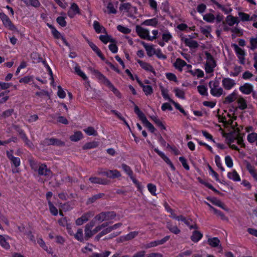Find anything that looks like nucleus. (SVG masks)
Returning a JSON list of instances; mask_svg holds the SVG:
<instances>
[{
  "instance_id": "obj_1",
  "label": "nucleus",
  "mask_w": 257,
  "mask_h": 257,
  "mask_svg": "<svg viewBox=\"0 0 257 257\" xmlns=\"http://www.w3.org/2000/svg\"><path fill=\"white\" fill-rule=\"evenodd\" d=\"M93 72L102 83L107 86L108 88L113 92L114 94L116 97L118 98L121 97V94L120 92L114 86V85L105 76H104L102 74L96 70H93Z\"/></svg>"
},
{
  "instance_id": "obj_2",
  "label": "nucleus",
  "mask_w": 257,
  "mask_h": 257,
  "mask_svg": "<svg viewBox=\"0 0 257 257\" xmlns=\"http://www.w3.org/2000/svg\"><path fill=\"white\" fill-rule=\"evenodd\" d=\"M94 226V223L93 221H90L89 223L86 224L85 228V236L86 238H90L93 235L96 234L97 232L100 231L103 228L106 226V224L103 223L101 225H99L95 227V228L93 229Z\"/></svg>"
},
{
  "instance_id": "obj_3",
  "label": "nucleus",
  "mask_w": 257,
  "mask_h": 257,
  "mask_svg": "<svg viewBox=\"0 0 257 257\" xmlns=\"http://www.w3.org/2000/svg\"><path fill=\"white\" fill-rule=\"evenodd\" d=\"M210 94L214 97H220L223 93V89L220 86L218 80L214 79L209 83Z\"/></svg>"
},
{
  "instance_id": "obj_4",
  "label": "nucleus",
  "mask_w": 257,
  "mask_h": 257,
  "mask_svg": "<svg viewBox=\"0 0 257 257\" xmlns=\"http://www.w3.org/2000/svg\"><path fill=\"white\" fill-rule=\"evenodd\" d=\"M134 111L140 119L142 121L144 126H146L150 132L152 133H154L156 130L153 124L148 120L145 114L140 110L137 106L135 107Z\"/></svg>"
},
{
  "instance_id": "obj_5",
  "label": "nucleus",
  "mask_w": 257,
  "mask_h": 257,
  "mask_svg": "<svg viewBox=\"0 0 257 257\" xmlns=\"http://www.w3.org/2000/svg\"><path fill=\"white\" fill-rule=\"evenodd\" d=\"M30 164L32 169L34 171L38 170V174L40 175L50 176L51 174V171L48 169L47 166L44 164H41L38 166L37 163L33 160L30 161Z\"/></svg>"
},
{
  "instance_id": "obj_6",
  "label": "nucleus",
  "mask_w": 257,
  "mask_h": 257,
  "mask_svg": "<svg viewBox=\"0 0 257 257\" xmlns=\"http://www.w3.org/2000/svg\"><path fill=\"white\" fill-rule=\"evenodd\" d=\"M206 62L205 70L206 73H212L216 66L215 61L213 57L208 52L205 53Z\"/></svg>"
},
{
  "instance_id": "obj_7",
  "label": "nucleus",
  "mask_w": 257,
  "mask_h": 257,
  "mask_svg": "<svg viewBox=\"0 0 257 257\" xmlns=\"http://www.w3.org/2000/svg\"><path fill=\"white\" fill-rule=\"evenodd\" d=\"M119 9L123 13H125L130 17H134L137 13V9L136 7L132 6L129 3H123L120 5Z\"/></svg>"
},
{
  "instance_id": "obj_8",
  "label": "nucleus",
  "mask_w": 257,
  "mask_h": 257,
  "mask_svg": "<svg viewBox=\"0 0 257 257\" xmlns=\"http://www.w3.org/2000/svg\"><path fill=\"white\" fill-rule=\"evenodd\" d=\"M115 216L113 212H101L97 215L94 219L92 220L94 222L97 221L98 222H101L105 220H108L113 218Z\"/></svg>"
},
{
  "instance_id": "obj_9",
  "label": "nucleus",
  "mask_w": 257,
  "mask_h": 257,
  "mask_svg": "<svg viewBox=\"0 0 257 257\" xmlns=\"http://www.w3.org/2000/svg\"><path fill=\"white\" fill-rule=\"evenodd\" d=\"M0 19L5 27L12 31L17 30L16 27L13 24L9 18L4 13H0Z\"/></svg>"
},
{
  "instance_id": "obj_10",
  "label": "nucleus",
  "mask_w": 257,
  "mask_h": 257,
  "mask_svg": "<svg viewBox=\"0 0 257 257\" xmlns=\"http://www.w3.org/2000/svg\"><path fill=\"white\" fill-rule=\"evenodd\" d=\"M234 48L236 55L238 58L239 63L241 64H244L245 52L244 50L239 47L236 44H233Z\"/></svg>"
},
{
  "instance_id": "obj_11",
  "label": "nucleus",
  "mask_w": 257,
  "mask_h": 257,
  "mask_svg": "<svg viewBox=\"0 0 257 257\" xmlns=\"http://www.w3.org/2000/svg\"><path fill=\"white\" fill-rule=\"evenodd\" d=\"M181 40L183 42L186 46L190 48H197L198 47V43L196 41L192 39L190 36H182Z\"/></svg>"
},
{
  "instance_id": "obj_12",
  "label": "nucleus",
  "mask_w": 257,
  "mask_h": 257,
  "mask_svg": "<svg viewBox=\"0 0 257 257\" xmlns=\"http://www.w3.org/2000/svg\"><path fill=\"white\" fill-rule=\"evenodd\" d=\"M212 3L216 6L217 8L221 10L225 14L229 13L232 9L228 5H223V0H211Z\"/></svg>"
},
{
  "instance_id": "obj_13",
  "label": "nucleus",
  "mask_w": 257,
  "mask_h": 257,
  "mask_svg": "<svg viewBox=\"0 0 257 257\" xmlns=\"http://www.w3.org/2000/svg\"><path fill=\"white\" fill-rule=\"evenodd\" d=\"M80 14V10L78 6L76 3H72L67 12L68 17L70 18H73L77 15Z\"/></svg>"
},
{
  "instance_id": "obj_14",
  "label": "nucleus",
  "mask_w": 257,
  "mask_h": 257,
  "mask_svg": "<svg viewBox=\"0 0 257 257\" xmlns=\"http://www.w3.org/2000/svg\"><path fill=\"white\" fill-rule=\"evenodd\" d=\"M137 62L139 64L142 69L148 72L153 73L154 76L156 75V73L153 67L150 64L140 60H138Z\"/></svg>"
},
{
  "instance_id": "obj_15",
  "label": "nucleus",
  "mask_w": 257,
  "mask_h": 257,
  "mask_svg": "<svg viewBox=\"0 0 257 257\" xmlns=\"http://www.w3.org/2000/svg\"><path fill=\"white\" fill-rule=\"evenodd\" d=\"M235 81L229 78H224L222 80V85L226 90H230L235 85Z\"/></svg>"
},
{
  "instance_id": "obj_16",
  "label": "nucleus",
  "mask_w": 257,
  "mask_h": 257,
  "mask_svg": "<svg viewBox=\"0 0 257 257\" xmlns=\"http://www.w3.org/2000/svg\"><path fill=\"white\" fill-rule=\"evenodd\" d=\"M136 31L138 35L142 38L146 39L148 40L149 38V31L145 29L140 26H137L136 27Z\"/></svg>"
},
{
  "instance_id": "obj_17",
  "label": "nucleus",
  "mask_w": 257,
  "mask_h": 257,
  "mask_svg": "<svg viewBox=\"0 0 257 257\" xmlns=\"http://www.w3.org/2000/svg\"><path fill=\"white\" fill-rule=\"evenodd\" d=\"M234 142H236L237 144L240 145L242 147L244 146L243 140L241 138L238 137L237 138H234L232 139H229L228 141V144H229V147L232 149L239 151L238 148L233 144Z\"/></svg>"
},
{
  "instance_id": "obj_18",
  "label": "nucleus",
  "mask_w": 257,
  "mask_h": 257,
  "mask_svg": "<svg viewBox=\"0 0 257 257\" xmlns=\"http://www.w3.org/2000/svg\"><path fill=\"white\" fill-rule=\"evenodd\" d=\"M94 213L92 212H89L82 216L81 217L78 218L76 220V224L77 225H81L87 221L89 219L92 217Z\"/></svg>"
},
{
  "instance_id": "obj_19",
  "label": "nucleus",
  "mask_w": 257,
  "mask_h": 257,
  "mask_svg": "<svg viewBox=\"0 0 257 257\" xmlns=\"http://www.w3.org/2000/svg\"><path fill=\"white\" fill-rule=\"evenodd\" d=\"M154 151L163 159V160L170 167L171 169L174 171L175 170V168L173 164L170 161V160L165 155V154L159 151L158 149L155 148Z\"/></svg>"
},
{
  "instance_id": "obj_20",
  "label": "nucleus",
  "mask_w": 257,
  "mask_h": 257,
  "mask_svg": "<svg viewBox=\"0 0 257 257\" xmlns=\"http://www.w3.org/2000/svg\"><path fill=\"white\" fill-rule=\"evenodd\" d=\"M102 174L110 179H114L121 176L120 173L116 170H107L102 172Z\"/></svg>"
},
{
  "instance_id": "obj_21",
  "label": "nucleus",
  "mask_w": 257,
  "mask_h": 257,
  "mask_svg": "<svg viewBox=\"0 0 257 257\" xmlns=\"http://www.w3.org/2000/svg\"><path fill=\"white\" fill-rule=\"evenodd\" d=\"M223 122L224 126L228 128L230 132L235 130L234 127L236 125V122H234L232 118H229L227 120L224 118L223 120Z\"/></svg>"
},
{
  "instance_id": "obj_22",
  "label": "nucleus",
  "mask_w": 257,
  "mask_h": 257,
  "mask_svg": "<svg viewBox=\"0 0 257 257\" xmlns=\"http://www.w3.org/2000/svg\"><path fill=\"white\" fill-rule=\"evenodd\" d=\"M142 45L145 48L148 56H149V57H151L153 55H155L156 49L155 48L154 45L148 44L145 42H143Z\"/></svg>"
},
{
  "instance_id": "obj_23",
  "label": "nucleus",
  "mask_w": 257,
  "mask_h": 257,
  "mask_svg": "<svg viewBox=\"0 0 257 257\" xmlns=\"http://www.w3.org/2000/svg\"><path fill=\"white\" fill-rule=\"evenodd\" d=\"M239 90L243 94H249L253 90V86L249 83H246L239 88Z\"/></svg>"
},
{
  "instance_id": "obj_24",
  "label": "nucleus",
  "mask_w": 257,
  "mask_h": 257,
  "mask_svg": "<svg viewBox=\"0 0 257 257\" xmlns=\"http://www.w3.org/2000/svg\"><path fill=\"white\" fill-rule=\"evenodd\" d=\"M237 97V93L236 91H233L231 93L228 95L224 99L223 101L225 104L230 103L235 101Z\"/></svg>"
},
{
  "instance_id": "obj_25",
  "label": "nucleus",
  "mask_w": 257,
  "mask_h": 257,
  "mask_svg": "<svg viewBox=\"0 0 257 257\" xmlns=\"http://www.w3.org/2000/svg\"><path fill=\"white\" fill-rule=\"evenodd\" d=\"M185 66H187L188 67L191 66L190 65H187L186 63L181 59H177L174 63V66L175 68L179 71H181L183 68Z\"/></svg>"
},
{
  "instance_id": "obj_26",
  "label": "nucleus",
  "mask_w": 257,
  "mask_h": 257,
  "mask_svg": "<svg viewBox=\"0 0 257 257\" xmlns=\"http://www.w3.org/2000/svg\"><path fill=\"white\" fill-rule=\"evenodd\" d=\"M227 177L229 179H231L233 181L239 182L241 180L239 174L235 170H233L232 171L228 172L227 174Z\"/></svg>"
},
{
  "instance_id": "obj_27",
  "label": "nucleus",
  "mask_w": 257,
  "mask_h": 257,
  "mask_svg": "<svg viewBox=\"0 0 257 257\" xmlns=\"http://www.w3.org/2000/svg\"><path fill=\"white\" fill-rule=\"evenodd\" d=\"M207 199L212 202L215 205L218 206L225 211H228V209L225 207L224 204L218 199L216 198H209L207 197Z\"/></svg>"
},
{
  "instance_id": "obj_28",
  "label": "nucleus",
  "mask_w": 257,
  "mask_h": 257,
  "mask_svg": "<svg viewBox=\"0 0 257 257\" xmlns=\"http://www.w3.org/2000/svg\"><path fill=\"white\" fill-rule=\"evenodd\" d=\"M27 6H32L35 8H38L41 6V3L39 0H21Z\"/></svg>"
},
{
  "instance_id": "obj_29",
  "label": "nucleus",
  "mask_w": 257,
  "mask_h": 257,
  "mask_svg": "<svg viewBox=\"0 0 257 257\" xmlns=\"http://www.w3.org/2000/svg\"><path fill=\"white\" fill-rule=\"evenodd\" d=\"M158 24V19L154 18L151 19H148L144 21L142 24L147 26L156 27Z\"/></svg>"
},
{
  "instance_id": "obj_30",
  "label": "nucleus",
  "mask_w": 257,
  "mask_h": 257,
  "mask_svg": "<svg viewBox=\"0 0 257 257\" xmlns=\"http://www.w3.org/2000/svg\"><path fill=\"white\" fill-rule=\"evenodd\" d=\"M74 69L75 72L83 80H87L88 79L86 75L81 70L80 67L77 64H75Z\"/></svg>"
},
{
  "instance_id": "obj_31",
  "label": "nucleus",
  "mask_w": 257,
  "mask_h": 257,
  "mask_svg": "<svg viewBox=\"0 0 257 257\" xmlns=\"http://www.w3.org/2000/svg\"><path fill=\"white\" fill-rule=\"evenodd\" d=\"M202 236L203 234L200 232L195 230L193 232L191 239L192 241L197 242L202 238Z\"/></svg>"
},
{
  "instance_id": "obj_32",
  "label": "nucleus",
  "mask_w": 257,
  "mask_h": 257,
  "mask_svg": "<svg viewBox=\"0 0 257 257\" xmlns=\"http://www.w3.org/2000/svg\"><path fill=\"white\" fill-rule=\"evenodd\" d=\"M173 91L175 93V96L178 98L182 99H185V92L183 89L175 87L174 88Z\"/></svg>"
},
{
  "instance_id": "obj_33",
  "label": "nucleus",
  "mask_w": 257,
  "mask_h": 257,
  "mask_svg": "<svg viewBox=\"0 0 257 257\" xmlns=\"http://www.w3.org/2000/svg\"><path fill=\"white\" fill-rule=\"evenodd\" d=\"M8 236H4L0 235V245L6 249H8L10 247L9 243L7 242Z\"/></svg>"
},
{
  "instance_id": "obj_34",
  "label": "nucleus",
  "mask_w": 257,
  "mask_h": 257,
  "mask_svg": "<svg viewBox=\"0 0 257 257\" xmlns=\"http://www.w3.org/2000/svg\"><path fill=\"white\" fill-rule=\"evenodd\" d=\"M167 228L172 233L177 234L180 232V230L176 225H174L171 223L168 222L167 224Z\"/></svg>"
},
{
  "instance_id": "obj_35",
  "label": "nucleus",
  "mask_w": 257,
  "mask_h": 257,
  "mask_svg": "<svg viewBox=\"0 0 257 257\" xmlns=\"http://www.w3.org/2000/svg\"><path fill=\"white\" fill-rule=\"evenodd\" d=\"M107 12L108 14H115L116 13V7L111 2H109L106 6Z\"/></svg>"
},
{
  "instance_id": "obj_36",
  "label": "nucleus",
  "mask_w": 257,
  "mask_h": 257,
  "mask_svg": "<svg viewBox=\"0 0 257 257\" xmlns=\"http://www.w3.org/2000/svg\"><path fill=\"white\" fill-rule=\"evenodd\" d=\"M226 22L230 26H232L235 24H237L238 23L237 18L231 15H228L226 17Z\"/></svg>"
},
{
  "instance_id": "obj_37",
  "label": "nucleus",
  "mask_w": 257,
  "mask_h": 257,
  "mask_svg": "<svg viewBox=\"0 0 257 257\" xmlns=\"http://www.w3.org/2000/svg\"><path fill=\"white\" fill-rule=\"evenodd\" d=\"M88 42L89 46L91 48V49L97 54V55L100 58H101L102 59H103L101 52L98 48L92 42L88 41Z\"/></svg>"
},
{
  "instance_id": "obj_38",
  "label": "nucleus",
  "mask_w": 257,
  "mask_h": 257,
  "mask_svg": "<svg viewBox=\"0 0 257 257\" xmlns=\"http://www.w3.org/2000/svg\"><path fill=\"white\" fill-rule=\"evenodd\" d=\"M160 90L161 91V94L163 97V98L169 100L170 102L172 101V99L170 97L168 93V90L163 87V86L161 85L160 86Z\"/></svg>"
},
{
  "instance_id": "obj_39",
  "label": "nucleus",
  "mask_w": 257,
  "mask_h": 257,
  "mask_svg": "<svg viewBox=\"0 0 257 257\" xmlns=\"http://www.w3.org/2000/svg\"><path fill=\"white\" fill-rule=\"evenodd\" d=\"M83 138V134L81 132H75L74 134L70 136V139L72 141L77 142Z\"/></svg>"
},
{
  "instance_id": "obj_40",
  "label": "nucleus",
  "mask_w": 257,
  "mask_h": 257,
  "mask_svg": "<svg viewBox=\"0 0 257 257\" xmlns=\"http://www.w3.org/2000/svg\"><path fill=\"white\" fill-rule=\"evenodd\" d=\"M208 243L212 247H216L219 245L220 241L217 237L208 238Z\"/></svg>"
},
{
  "instance_id": "obj_41",
  "label": "nucleus",
  "mask_w": 257,
  "mask_h": 257,
  "mask_svg": "<svg viewBox=\"0 0 257 257\" xmlns=\"http://www.w3.org/2000/svg\"><path fill=\"white\" fill-rule=\"evenodd\" d=\"M162 40L166 43L169 42L173 38V36L168 31H164L162 35Z\"/></svg>"
},
{
  "instance_id": "obj_42",
  "label": "nucleus",
  "mask_w": 257,
  "mask_h": 257,
  "mask_svg": "<svg viewBox=\"0 0 257 257\" xmlns=\"http://www.w3.org/2000/svg\"><path fill=\"white\" fill-rule=\"evenodd\" d=\"M151 119L162 130H166V127L163 124L162 122L158 118L157 116H150Z\"/></svg>"
},
{
  "instance_id": "obj_43",
  "label": "nucleus",
  "mask_w": 257,
  "mask_h": 257,
  "mask_svg": "<svg viewBox=\"0 0 257 257\" xmlns=\"http://www.w3.org/2000/svg\"><path fill=\"white\" fill-rule=\"evenodd\" d=\"M247 169L253 179L257 182V171L250 165L247 166Z\"/></svg>"
},
{
  "instance_id": "obj_44",
  "label": "nucleus",
  "mask_w": 257,
  "mask_h": 257,
  "mask_svg": "<svg viewBox=\"0 0 257 257\" xmlns=\"http://www.w3.org/2000/svg\"><path fill=\"white\" fill-rule=\"evenodd\" d=\"M52 34L53 36L58 39L61 37L62 40L63 42L65 43V45H68V43L67 42L66 39L63 37L61 36V34L54 28H53V30H52Z\"/></svg>"
},
{
  "instance_id": "obj_45",
  "label": "nucleus",
  "mask_w": 257,
  "mask_h": 257,
  "mask_svg": "<svg viewBox=\"0 0 257 257\" xmlns=\"http://www.w3.org/2000/svg\"><path fill=\"white\" fill-rule=\"evenodd\" d=\"M93 27L97 33H102L105 30L104 27L101 26L97 21H94Z\"/></svg>"
},
{
  "instance_id": "obj_46",
  "label": "nucleus",
  "mask_w": 257,
  "mask_h": 257,
  "mask_svg": "<svg viewBox=\"0 0 257 257\" xmlns=\"http://www.w3.org/2000/svg\"><path fill=\"white\" fill-rule=\"evenodd\" d=\"M198 92L202 95H207V89L206 87L203 85H198L197 87Z\"/></svg>"
},
{
  "instance_id": "obj_47",
  "label": "nucleus",
  "mask_w": 257,
  "mask_h": 257,
  "mask_svg": "<svg viewBox=\"0 0 257 257\" xmlns=\"http://www.w3.org/2000/svg\"><path fill=\"white\" fill-rule=\"evenodd\" d=\"M84 132L89 136H96L97 133L93 127H88L84 130Z\"/></svg>"
},
{
  "instance_id": "obj_48",
  "label": "nucleus",
  "mask_w": 257,
  "mask_h": 257,
  "mask_svg": "<svg viewBox=\"0 0 257 257\" xmlns=\"http://www.w3.org/2000/svg\"><path fill=\"white\" fill-rule=\"evenodd\" d=\"M203 20L209 23H212L215 20V17L212 14H206L203 16Z\"/></svg>"
},
{
  "instance_id": "obj_49",
  "label": "nucleus",
  "mask_w": 257,
  "mask_h": 257,
  "mask_svg": "<svg viewBox=\"0 0 257 257\" xmlns=\"http://www.w3.org/2000/svg\"><path fill=\"white\" fill-rule=\"evenodd\" d=\"M247 139L250 143L256 142L257 141V134L255 133H252L247 135Z\"/></svg>"
},
{
  "instance_id": "obj_50",
  "label": "nucleus",
  "mask_w": 257,
  "mask_h": 257,
  "mask_svg": "<svg viewBox=\"0 0 257 257\" xmlns=\"http://www.w3.org/2000/svg\"><path fill=\"white\" fill-rule=\"evenodd\" d=\"M238 16L240 20L243 22L250 21V16L246 13L243 12H239Z\"/></svg>"
},
{
  "instance_id": "obj_51",
  "label": "nucleus",
  "mask_w": 257,
  "mask_h": 257,
  "mask_svg": "<svg viewBox=\"0 0 257 257\" xmlns=\"http://www.w3.org/2000/svg\"><path fill=\"white\" fill-rule=\"evenodd\" d=\"M117 29L119 32L125 34H130L131 32V30L130 28L122 25H118L117 26Z\"/></svg>"
},
{
  "instance_id": "obj_52",
  "label": "nucleus",
  "mask_w": 257,
  "mask_h": 257,
  "mask_svg": "<svg viewBox=\"0 0 257 257\" xmlns=\"http://www.w3.org/2000/svg\"><path fill=\"white\" fill-rule=\"evenodd\" d=\"M73 235H74L75 238L80 241H82L83 240V230L82 229L79 228L77 230V232L74 234Z\"/></svg>"
},
{
  "instance_id": "obj_53",
  "label": "nucleus",
  "mask_w": 257,
  "mask_h": 257,
  "mask_svg": "<svg viewBox=\"0 0 257 257\" xmlns=\"http://www.w3.org/2000/svg\"><path fill=\"white\" fill-rule=\"evenodd\" d=\"M237 103L238 104V107L240 109H244L247 106L246 101L242 97H239L238 98Z\"/></svg>"
},
{
  "instance_id": "obj_54",
  "label": "nucleus",
  "mask_w": 257,
  "mask_h": 257,
  "mask_svg": "<svg viewBox=\"0 0 257 257\" xmlns=\"http://www.w3.org/2000/svg\"><path fill=\"white\" fill-rule=\"evenodd\" d=\"M20 135L21 138L25 142L26 145H27L29 147H32L33 146L32 143L28 139L26 135L24 134V133L23 131H21L20 132Z\"/></svg>"
},
{
  "instance_id": "obj_55",
  "label": "nucleus",
  "mask_w": 257,
  "mask_h": 257,
  "mask_svg": "<svg viewBox=\"0 0 257 257\" xmlns=\"http://www.w3.org/2000/svg\"><path fill=\"white\" fill-rule=\"evenodd\" d=\"M48 205L51 213L54 216L57 215L58 212L57 208L54 206L53 203L50 201H49Z\"/></svg>"
},
{
  "instance_id": "obj_56",
  "label": "nucleus",
  "mask_w": 257,
  "mask_h": 257,
  "mask_svg": "<svg viewBox=\"0 0 257 257\" xmlns=\"http://www.w3.org/2000/svg\"><path fill=\"white\" fill-rule=\"evenodd\" d=\"M249 42L250 44V49L254 50L257 49V36L251 38Z\"/></svg>"
},
{
  "instance_id": "obj_57",
  "label": "nucleus",
  "mask_w": 257,
  "mask_h": 257,
  "mask_svg": "<svg viewBox=\"0 0 257 257\" xmlns=\"http://www.w3.org/2000/svg\"><path fill=\"white\" fill-rule=\"evenodd\" d=\"M142 87L146 95H150L153 93V88L151 86L143 85Z\"/></svg>"
},
{
  "instance_id": "obj_58",
  "label": "nucleus",
  "mask_w": 257,
  "mask_h": 257,
  "mask_svg": "<svg viewBox=\"0 0 257 257\" xmlns=\"http://www.w3.org/2000/svg\"><path fill=\"white\" fill-rule=\"evenodd\" d=\"M121 168L126 173V174L129 176V177H132V175H133L132 170L131 169L130 167L127 166L126 164H122Z\"/></svg>"
},
{
  "instance_id": "obj_59",
  "label": "nucleus",
  "mask_w": 257,
  "mask_h": 257,
  "mask_svg": "<svg viewBox=\"0 0 257 257\" xmlns=\"http://www.w3.org/2000/svg\"><path fill=\"white\" fill-rule=\"evenodd\" d=\"M110 254V252L109 251H105L104 252L98 253H94L89 257H108Z\"/></svg>"
},
{
  "instance_id": "obj_60",
  "label": "nucleus",
  "mask_w": 257,
  "mask_h": 257,
  "mask_svg": "<svg viewBox=\"0 0 257 257\" xmlns=\"http://www.w3.org/2000/svg\"><path fill=\"white\" fill-rule=\"evenodd\" d=\"M166 78L170 81H172L176 83L178 82L176 76L172 73H166Z\"/></svg>"
},
{
  "instance_id": "obj_61",
  "label": "nucleus",
  "mask_w": 257,
  "mask_h": 257,
  "mask_svg": "<svg viewBox=\"0 0 257 257\" xmlns=\"http://www.w3.org/2000/svg\"><path fill=\"white\" fill-rule=\"evenodd\" d=\"M215 162L217 167L219 168L222 171H224V168L222 166L221 159L219 156L216 155L215 156Z\"/></svg>"
},
{
  "instance_id": "obj_62",
  "label": "nucleus",
  "mask_w": 257,
  "mask_h": 257,
  "mask_svg": "<svg viewBox=\"0 0 257 257\" xmlns=\"http://www.w3.org/2000/svg\"><path fill=\"white\" fill-rule=\"evenodd\" d=\"M66 17L60 16L57 18V23L62 27L66 26V22L65 21Z\"/></svg>"
},
{
  "instance_id": "obj_63",
  "label": "nucleus",
  "mask_w": 257,
  "mask_h": 257,
  "mask_svg": "<svg viewBox=\"0 0 257 257\" xmlns=\"http://www.w3.org/2000/svg\"><path fill=\"white\" fill-rule=\"evenodd\" d=\"M147 188H148V189L149 191V192L152 195H155L156 194V192L157 189H156V185H155L153 184H151V183H149L147 185Z\"/></svg>"
},
{
  "instance_id": "obj_64",
  "label": "nucleus",
  "mask_w": 257,
  "mask_h": 257,
  "mask_svg": "<svg viewBox=\"0 0 257 257\" xmlns=\"http://www.w3.org/2000/svg\"><path fill=\"white\" fill-rule=\"evenodd\" d=\"M225 163L226 166L228 168H232L233 165L232 159L229 156L225 157Z\"/></svg>"
}]
</instances>
